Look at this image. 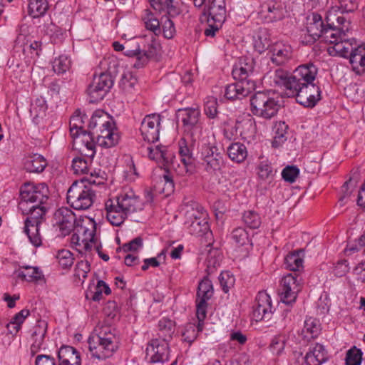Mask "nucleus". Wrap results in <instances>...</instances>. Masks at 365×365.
<instances>
[{"label":"nucleus","instance_id":"obj_1","mask_svg":"<svg viewBox=\"0 0 365 365\" xmlns=\"http://www.w3.org/2000/svg\"><path fill=\"white\" fill-rule=\"evenodd\" d=\"M48 187L45 183L26 182L21 187L19 208L24 215H28L24 221L27 232L31 222L36 223V227L45 220L47 208L43 205L48 200ZM33 228L36 230L35 225Z\"/></svg>","mask_w":365,"mask_h":365},{"label":"nucleus","instance_id":"obj_2","mask_svg":"<svg viewBox=\"0 0 365 365\" xmlns=\"http://www.w3.org/2000/svg\"><path fill=\"white\" fill-rule=\"evenodd\" d=\"M317 74V68L313 63L298 66L294 78L298 83L289 90L288 97H295L297 103L305 107H314L321 98L319 87L313 83Z\"/></svg>","mask_w":365,"mask_h":365},{"label":"nucleus","instance_id":"obj_3","mask_svg":"<svg viewBox=\"0 0 365 365\" xmlns=\"http://www.w3.org/2000/svg\"><path fill=\"white\" fill-rule=\"evenodd\" d=\"M101 170H93L90 175L73 182L67 192V202L77 210L89 209L96 200L94 187L104 185L105 178Z\"/></svg>","mask_w":365,"mask_h":365},{"label":"nucleus","instance_id":"obj_4","mask_svg":"<svg viewBox=\"0 0 365 365\" xmlns=\"http://www.w3.org/2000/svg\"><path fill=\"white\" fill-rule=\"evenodd\" d=\"M98 345L92 346L89 341V351L92 357L105 359L110 357L118 347V338L115 329L110 326H102L97 334Z\"/></svg>","mask_w":365,"mask_h":365},{"label":"nucleus","instance_id":"obj_5","mask_svg":"<svg viewBox=\"0 0 365 365\" xmlns=\"http://www.w3.org/2000/svg\"><path fill=\"white\" fill-rule=\"evenodd\" d=\"M96 223L93 219L87 217L79 218L72 235L71 241L81 247L84 251H91L93 246L96 244Z\"/></svg>","mask_w":365,"mask_h":365},{"label":"nucleus","instance_id":"obj_6","mask_svg":"<svg viewBox=\"0 0 365 365\" xmlns=\"http://www.w3.org/2000/svg\"><path fill=\"white\" fill-rule=\"evenodd\" d=\"M251 111L255 115L270 119L277 113L278 101L265 92H257L250 98Z\"/></svg>","mask_w":365,"mask_h":365},{"label":"nucleus","instance_id":"obj_7","mask_svg":"<svg viewBox=\"0 0 365 365\" xmlns=\"http://www.w3.org/2000/svg\"><path fill=\"white\" fill-rule=\"evenodd\" d=\"M200 111L197 108H192L179 109L177 113V117L181 120L185 132L190 138H195L194 141L199 138L202 133V125L200 120Z\"/></svg>","mask_w":365,"mask_h":365},{"label":"nucleus","instance_id":"obj_8","mask_svg":"<svg viewBox=\"0 0 365 365\" xmlns=\"http://www.w3.org/2000/svg\"><path fill=\"white\" fill-rule=\"evenodd\" d=\"M200 155L202 165L207 172L212 173L220 170L223 166L222 153L215 143H202Z\"/></svg>","mask_w":365,"mask_h":365},{"label":"nucleus","instance_id":"obj_9","mask_svg":"<svg viewBox=\"0 0 365 365\" xmlns=\"http://www.w3.org/2000/svg\"><path fill=\"white\" fill-rule=\"evenodd\" d=\"M302 277L296 273L288 274L282 278L279 295L283 303L292 304L296 301L302 288Z\"/></svg>","mask_w":365,"mask_h":365},{"label":"nucleus","instance_id":"obj_10","mask_svg":"<svg viewBox=\"0 0 365 365\" xmlns=\"http://www.w3.org/2000/svg\"><path fill=\"white\" fill-rule=\"evenodd\" d=\"M113 85V79L110 73H101L99 76H95L87 90L89 101L94 103L103 99Z\"/></svg>","mask_w":365,"mask_h":365},{"label":"nucleus","instance_id":"obj_11","mask_svg":"<svg viewBox=\"0 0 365 365\" xmlns=\"http://www.w3.org/2000/svg\"><path fill=\"white\" fill-rule=\"evenodd\" d=\"M307 31L312 41L322 38L325 42H333L334 35L337 30L332 28H328L327 24L323 22L321 15L314 13L312 18L309 19Z\"/></svg>","mask_w":365,"mask_h":365},{"label":"nucleus","instance_id":"obj_12","mask_svg":"<svg viewBox=\"0 0 365 365\" xmlns=\"http://www.w3.org/2000/svg\"><path fill=\"white\" fill-rule=\"evenodd\" d=\"M349 28L346 26V29H342V31L337 30L336 34L334 35V38L332 39L333 42H329L333 44L332 46L328 48V51L330 54L334 55L338 54L340 56L348 58L349 54L352 53L356 47L354 45H356V41L354 38H349L348 33Z\"/></svg>","mask_w":365,"mask_h":365},{"label":"nucleus","instance_id":"obj_13","mask_svg":"<svg viewBox=\"0 0 365 365\" xmlns=\"http://www.w3.org/2000/svg\"><path fill=\"white\" fill-rule=\"evenodd\" d=\"M93 134L94 133L81 131L80 133L71 136L73 149L78 150L81 156L88 158L90 162L96 154Z\"/></svg>","mask_w":365,"mask_h":365},{"label":"nucleus","instance_id":"obj_14","mask_svg":"<svg viewBox=\"0 0 365 365\" xmlns=\"http://www.w3.org/2000/svg\"><path fill=\"white\" fill-rule=\"evenodd\" d=\"M140 152L143 155L163 165L173 163L175 158L173 153L166 146L162 145H153V143H148L146 146L143 145L140 148Z\"/></svg>","mask_w":365,"mask_h":365},{"label":"nucleus","instance_id":"obj_15","mask_svg":"<svg viewBox=\"0 0 365 365\" xmlns=\"http://www.w3.org/2000/svg\"><path fill=\"white\" fill-rule=\"evenodd\" d=\"M160 115H146L141 122L140 131L143 139L147 143H154L159 138Z\"/></svg>","mask_w":365,"mask_h":365},{"label":"nucleus","instance_id":"obj_16","mask_svg":"<svg viewBox=\"0 0 365 365\" xmlns=\"http://www.w3.org/2000/svg\"><path fill=\"white\" fill-rule=\"evenodd\" d=\"M55 225L58 226L63 236L68 235L71 231H75L78 220L75 214L68 207L58 209L53 215Z\"/></svg>","mask_w":365,"mask_h":365},{"label":"nucleus","instance_id":"obj_17","mask_svg":"<svg viewBox=\"0 0 365 365\" xmlns=\"http://www.w3.org/2000/svg\"><path fill=\"white\" fill-rule=\"evenodd\" d=\"M273 315L271 298L264 292H259L253 306L252 317L256 322L269 321Z\"/></svg>","mask_w":365,"mask_h":365},{"label":"nucleus","instance_id":"obj_18","mask_svg":"<svg viewBox=\"0 0 365 365\" xmlns=\"http://www.w3.org/2000/svg\"><path fill=\"white\" fill-rule=\"evenodd\" d=\"M169 348L168 341L153 339L146 348V357L151 363L164 362L168 360Z\"/></svg>","mask_w":365,"mask_h":365},{"label":"nucleus","instance_id":"obj_19","mask_svg":"<svg viewBox=\"0 0 365 365\" xmlns=\"http://www.w3.org/2000/svg\"><path fill=\"white\" fill-rule=\"evenodd\" d=\"M202 16L207 21L222 24L226 16L225 1H208L203 9Z\"/></svg>","mask_w":365,"mask_h":365},{"label":"nucleus","instance_id":"obj_20","mask_svg":"<svg viewBox=\"0 0 365 365\" xmlns=\"http://www.w3.org/2000/svg\"><path fill=\"white\" fill-rule=\"evenodd\" d=\"M255 87L254 81H237L225 87V96L232 101L240 100L247 96Z\"/></svg>","mask_w":365,"mask_h":365},{"label":"nucleus","instance_id":"obj_21","mask_svg":"<svg viewBox=\"0 0 365 365\" xmlns=\"http://www.w3.org/2000/svg\"><path fill=\"white\" fill-rule=\"evenodd\" d=\"M114 201L128 215L142 209L139 197L132 190L120 194Z\"/></svg>","mask_w":365,"mask_h":365},{"label":"nucleus","instance_id":"obj_22","mask_svg":"<svg viewBox=\"0 0 365 365\" xmlns=\"http://www.w3.org/2000/svg\"><path fill=\"white\" fill-rule=\"evenodd\" d=\"M272 53L271 61L277 66L285 64L292 58V48L290 45L282 42L274 43L270 48Z\"/></svg>","mask_w":365,"mask_h":365},{"label":"nucleus","instance_id":"obj_23","mask_svg":"<svg viewBox=\"0 0 365 365\" xmlns=\"http://www.w3.org/2000/svg\"><path fill=\"white\" fill-rule=\"evenodd\" d=\"M295 70L292 74H289L287 71L282 68H277L272 76L274 83L280 87L283 88L285 91V95L288 97V93L291 88H294L297 83L294 81Z\"/></svg>","mask_w":365,"mask_h":365},{"label":"nucleus","instance_id":"obj_24","mask_svg":"<svg viewBox=\"0 0 365 365\" xmlns=\"http://www.w3.org/2000/svg\"><path fill=\"white\" fill-rule=\"evenodd\" d=\"M343 11L340 7H331L327 14L326 21L328 28H332L334 30L342 31L346 26L349 28L350 23L344 17Z\"/></svg>","mask_w":365,"mask_h":365},{"label":"nucleus","instance_id":"obj_25","mask_svg":"<svg viewBox=\"0 0 365 365\" xmlns=\"http://www.w3.org/2000/svg\"><path fill=\"white\" fill-rule=\"evenodd\" d=\"M105 208L106 217L110 223L115 226H120L126 218L128 214L114 201L109 199L106 202Z\"/></svg>","mask_w":365,"mask_h":365},{"label":"nucleus","instance_id":"obj_26","mask_svg":"<svg viewBox=\"0 0 365 365\" xmlns=\"http://www.w3.org/2000/svg\"><path fill=\"white\" fill-rule=\"evenodd\" d=\"M328 359V353L324 346L320 344H317L307 353L304 361L306 365H321L326 362Z\"/></svg>","mask_w":365,"mask_h":365},{"label":"nucleus","instance_id":"obj_27","mask_svg":"<svg viewBox=\"0 0 365 365\" xmlns=\"http://www.w3.org/2000/svg\"><path fill=\"white\" fill-rule=\"evenodd\" d=\"M185 222L208 219V215L204 207L195 201H190L185 204Z\"/></svg>","mask_w":365,"mask_h":365},{"label":"nucleus","instance_id":"obj_28","mask_svg":"<svg viewBox=\"0 0 365 365\" xmlns=\"http://www.w3.org/2000/svg\"><path fill=\"white\" fill-rule=\"evenodd\" d=\"M46 329L47 324L44 321L38 322V324L34 327L32 333L33 343L31 346V353L32 355H34L41 349L46 334Z\"/></svg>","mask_w":365,"mask_h":365},{"label":"nucleus","instance_id":"obj_29","mask_svg":"<svg viewBox=\"0 0 365 365\" xmlns=\"http://www.w3.org/2000/svg\"><path fill=\"white\" fill-rule=\"evenodd\" d=\"M143 21L145 28L153 32V34L150 36V47L155 50L156 46H158V43L155 40V36H158L161 32L160 21L154 16L153 14L148 11H146V14L143 17Z\"/></svg>","mask_w":365,"mask_h":365},{"label":"nucleus","instance_id":"obj_30","mask_svg":"<svg viewBox=\"0 0 365 365\" xmlns=\"http://www.w3.org/2000/svg\"><path fill=\"white\" fill-rule=\"evenodd\" d=\"M195 138H191V143L189 144L185 138H182L179 141V154L182 163L187 167L194 163L193 148L196 140Z\"/></svg>","mask_w":365,"mask_h":365},{"label":"nucleus","instance_id":"obj_31","mask_svg":"<svg viewBox=\"0 0 365 365\" xmlns=\"http://www.w3.org/2000/svg\"><path fill=\"white\" fill-rule=\"evenodd\" d=\"M113 120L110 116L103 110H96L91 118L88 128L89 129H99L101 127H107L113 125Z\"/></svg>","mask_w":365,"mask_h":365},{"label":"nucleus","instance_id":"obj_32","mask_svg":"<svg viewBox=\"0 0 365 365\" xmlns=\"http://www.w3.org/2000/svg\"><path fill=\"white\" fill-rule=\"evenodd\" d=\"M262 12H267L266 18L270 21L280 20L284 16V8L280 2L274 1L264 4L262 6Z\"/></svg>","mask_w":365,"mask_h":365},{"label":"nucleus","instance_id":"obj_33","mask_svg":"<svg viewBox=\"0 0 365 365\" xmlns=\"http://www.w3.org/2000/svg\"><path fill=\"white\" fill-rule=\"evenodd\" d=\"M58 365H68L69 363L80 361V354L71 346H62L58 351Z\"/></svg>","mask_w":365,"mask_h":365},{"label":"nucleus","instance_id":"obj_34","mask_svg":"<svg viewBox=\"0 0 365 365\" xmlns=\"http://www.w3.org/2000/svg\"><path fill=\"white\" fill-rule=\"evenodd\" d=\"M46 166V160L38 154L29 156L24 161V168L29 173H42Z\"/></svg>","mask_w":365,"mask_h":365},{"label":"nucleus","instance_id":"obj_35","mask_svg":"<svg viewBox=\"0 0 365 365\" xmlns=\"http://www.w3.org/2000/svg\"><path fill=\"white\" fill-rule=\"evenodd\" d=\"M349 63L352 66V69L356 73H359L360 71H365V48L357 46L352 51V53L348 56Z\"/></svg>","mask_w":365,"mask_h":365},{"label":"nucleus","instance_id":"obj_36","mask_svg":"<svg viewBox=\"0 0 365 365\" xmlns=\"http://www.w3.org/2000/svg\"><path fill=\"white\" fill-rule=\"evenodd\" d=\"M15 274L18 278L29 282H37L43 277L38 267L31 266H23Z\"/></svg>","mask_w":365,"mask_h":365},{"label":"nucleus","instance_id":"obj_37","mask_svg":"<svg viewBox=\"0 0 365 365\" xmlns=\"http://www.w3.org/2000/svg\"><path fill=\"white\" fill-rule=\"evenodd\" d=\"M152 7L161 12H165L170 17L179 14V9L173 5V0H150Z\"/></svg>","mask_w":365,"mask_h":365},{"label":"nucleus","instance_id":"obj_38","mask_svg":"<svg viewBox=\"0 0 365 365\" xmlns=\"http://www.w3.org/2000/svg\"><path fill=\"white\" fill-rule=\"evenodd\" d=\"M175 331V322L163 318L158 322V336L160 340L168 341L173 337Z\"/></svg>","mask_w":365,"mask_h":365},{"label":"nucleus","instance_id":"obj_39","mask_svg":"<svg viewBox=\"0 0 365 365\" xmlns=\"http://www.w3.org/2000/svg\"><path fill=\"white\" fill-rule=\"evenodd\" d=\"M227 155L232 161L240 163L247 157V150L244 144L235 143L228 147Z\"/></svg>","mask_w":365,"mask_h":365},{"label":"nucleus","instance_id":"obj_40","mask_svg":"<svg viewBox=\"0 0 365 365\" xmlns=\"http://www.w3.org/2000/svg\"><path fill=\"white\" fill-rule=\"evenodd\" d=\"M185 224L188 225L189 232L192 235L200 237L210 232L208 219L190 220V222H185Z\"/></svg>","mask_w":365,"mask_h":365},{"label":"nucleus","instance_id":"obj_41","mask_svg":"<svg viewBox=\"0 0 365 365\" xmlns=\"http://www.w3.org/2000/svg\"><path fill=\"white\" fill-rule=\"evenodd\" d=\"M320 331V324L317 319L310 317L305 320L302 334L307 340L317 337Z\"/></svg>","mask_w":365,"mask_h":365},{"label":"nucleus","instance_id":"obj_42","mask_svg":"<svg viewBox=\"0 0 365 365\" xmlns=\"http://www.w3.org/2000/svg\"><path fill=\"white\" fill-rule=\"evenodd\" d=\"M29 314L30 311L27 309H24L16 314L11 322L6 325L9 332L11 334H16L21 329V325Z\"/></svg>","mask_w":365,"mask_h":365},{"label":"nucleus","instance_id":"obj_43","mask_svg":"<svg viewBox=\"0 0 365 365\" xmlns=\"http://www.w3.org/2000/svg\"><path fill=\"white\" fill-rule=\"evenodd\" d=\"M48 9L47 0H30L28 6L29 14L33 18L43 16Z\"/></svg>","mask_w":365,"mask_h":365},{"label":"nucleus","instance_id":"obj_44","mask_svg":"<svg viewBox=\"0 0 365 365\" xmlns=\"http://www.w3.org/2000/svg\"><path fill=\"white\" fill-rule=\"evenodd\" d=\"M236 129L240 131V135L244 138H250L255 133V123L251 118H247L237 121Z\"/></svg>","mask_w":365,"mask_h":365},{"label":"nucleus","instance_id":"obj_45","mask_svg":"<svg viewBox=\"0 0 365 365\" xmlns=\"http://www.w3.org/2000/svg\"><path fill=\"white\" fill-rule=\"evenodd\" d=\"M274 140L272 143V147L277 148L282 145L287 140L288 125L284 122H279L275 124Z\"/></svg>","mask_w":365,"mask_h":365},{"label":"nucleus","instance_id":"obj_46","mask_svg":"<svg viewBox=\"0 0 365 365\" xmlns=\"http://www.w3.org/2000/svg\"><path fill=\"white\" fill-rule=\"evenodd\" d=\"M213 294V287L212 282L207 278L205 277L198 285L197 292V299L209 300Z\"/></svg>","mask_w":365,"mask_h":365},{"label":"nucleus","instance_id":"obj_47","mask_svg":"<svg viewBox=\"0 0 365 365\" xmlns=\"http://www.w3.org/2000/svg\"><path fill=\"white\" fill-rule=\"evenodd\" d=\"M257 169L258 177L261 180L271 182L273 180L274 172L268 161H261Z\"/></svg>","mask_w":365,"mask_h":365},{"label":"nucleus","instance_id":"obj_48","mask_svg":"<svg viewBox=\"0 0 365 365\" xmlns=\"http://www.w3.org/2000/svg\"><path fill=\"white\" fill-rule=\"evenodd\" d=\"M153 48H150L148 51H141L139 47L135 50L127 49L125 51V54L130 57L135 56L138 61V66L140 65L143 66L148 60L149 58L153 56ZM137 66V63L135 64Z\"/></svg>","mask_w":365,"mask_h":365},{"label":"nucleus","instance_id":"obj_49","mask_svg":"<svg viewBox=\"0 0 365 365\" xmlns=\"http://www.w3.org/2000/svg\"><path fill=\"white\" fill-rule=\"evenodd\" d=\"M299 252L300 251L290 253L285 257L284 264L287 269L296 272L302 268L303 259L300 257Z\"/></svg>","mask_w":365,"mask_h":365},{"label":"nucleus","instance_id":"obj_50","mask_svg":"<svg viewBox=\"0 0 365 365\" xmlns=\"http://www.w3.org/2000/svg\"><path fill=\"white\" fill-rule=\"evenodd\" d=\"M83 116L81 115V111L77 110L70 119L69 125L71 135H75L80 133L81 131H84L83 130Z\"/></svg>","mask_w":365,"mask_h":365},{"label":"nucleus","instance_id":"obj_51","mask_svg":"<svg viewBox=\"0 0 365 365\" xmlns=\"http://www.w3.org/2000/svg\"><path fill=\"white\" fill-rule=\"evenodd\" d=\"M92 160L90 162V160H86L82 157H76L73 159L72 161V168L76 174H88L90 168L89 165L91 163Z\"/></svg>","mask_w":365,"mask_h":365},{"label":"nucleus","instance_id":"obj_52","mask_svg":"<svg viewBox=\"0 0 365 365\" xmlns=\"http://www.w3.org/2000/svg\"><path fill=\"white\" fill-rule=\"evenodd\" d=\"M163 185L161 189V192L165 195H169L174 191V182L173 176L170 174L168 170H165V173L160 177L158 185Z\"/></svg>","mask_w":365,"mask_h":365},{"label":"nucleus","instance_id":"obj_53","mask_svg":"<svg viewBox=\"0 0 365 365\" xmlns=\"http://www.w3.org/2000/svg\"><path fill=\"white\" fill-rule=\"evenodd\" d=\"M137 78L130 71L124 72L120 78V87L126 92H130L137 83Z\"/></svg>","mask_w":365,"mask_h":365},{"label":"nucleus","instance_id":"obj_54","mask_svg":"<svg viewBox=\"0 0 365 365\" xmlns=\"http://www.w3.org/2000/svg\"><path fill=\"white\" fill-rule=\"evenodd\" d=\"M197 303V310H196V316L198 320L197 324V331H202L203 329V322L206 317L207 313V301L203 299H196Z\"/></svg>","mask_w":365,"mask_h":365},{"label":"nucleus","instance_id":"obj_55","mask_svg":"<svg viewBox=\"0 0 365 365\" xmlns=\"http://www.w3.org/2000/svg\"><path fill=\"white\" fill-rule=\"evenodd\" d=\"M31 225H29V230L27 232L26 230V224H24V232L28 236L29 241L35 246V247H39L41 245L42 240L41 237L39 233V227L41 225H37V226L35 227L36 230L33 228V226L36 225V223L31 222Z\"/></svg>","mask_w":365,"mask_h":365},{"label":"nucleus","instance_id":"obj_56","mask_svg":"<svg viewBox=\"0 0 365 365\" xmlns=\"http://www.w3.org/2000/svg\"><path fill=\"white\" fill-rule=\"evenodd\" d=\"M70 66L71 61L68 56L61 55L53 61V69L57 73H63L69 69Z\"/></svg>","mask_w":365,"mask_h":365},{"label":"nucleus","instance_id":"obj_57","mask_svg":"<svg viewBox=\"0 0 365 365\" xmlns=\"http://www.w3.org/2000/svg\"><path fill=\"white\" fill-rule=\"evenodd\" d=\"M97 144L101 147L109 148L115 146L119 140V136L117 133L114 132L107 136H97Z\"/></svg>","mask_w":365,"mask_h":365},{"label":"nucleus","instance_id":"obj_58","mask_svg":"<svg viewBox=\"0 0 365 365\" xmlns=\"http://www.w3.org/2000/svg\"><path fill=\"white\" fill-rule=\"evenodd\" d=\"M362 360V352L356 346L350 349L346 356V365H360Z\"/></svg>","mask_w":365,"mask_h":365},{"label":"nucleus","instance_id":"obj_59","mask_svg":"<svg viewBox=\"0 0 365 365\" xmlns=\"http://www.w3.org/2000/svg\"><path fill=\"white\" fill-rule=\"evenodd\" d=\"M242 220L244 222L252 229L258 228L261 224L260 217L258 214L251 210L245 212Z\"/></svg>","mask_w":365,"mask_h":365},{"label":"nucleus","instance_id":"obj_60","mask_svg":"<svg viewBox=\"0 0 365 365\" xmlns=\"http://www.w3.org/2000/svg\"><path fill=\"white\" fill-rule=\"evenodd\" d=\"M94 291H91V299L93 301H99L102 298V294L104 292L108 295L110 294L111 290L108 284L103 280L98 282L97 285L94 288Z\"/></svg>","mask_w":365,"mask_h":365},{"label":"nucleus","instance_id":"obj_61","mask_svg":"<svg viewBox=\"0 0 365 365\" xmlns=\"http://www.w3.org/2000/svg\"><path fill=\"white\" fill-rule=\"evenodd\" d=\"M56 258L59 264L63 268L71 267L73 263V254L68 250H62L58 252Z\"/></svg>","mask_w":365,"mask_h":365},{"label":"nucleus","instance_id":"obj_62","mask_svg":"<svg viewBox=\"0 0 365 365\" xmlns=\"http://www.w3.org/2000/svg\"><path fill=\"white\" fill-rule=\"evenodd\" d=\"M161 24L164 36L168 39L172 38L175 32L173 21L168 16H163Z\"/></svg>","mask_w":365,"mask_h":365},{"label":"nucleus","instance_id":"obj_63","mask_svg":"<svg viewBox=\"0 0 365 365\" xmlns=\"http://www.w3.org/2000/svg\"><path fill=\"white\" fill-rule=\"evenodd\" d=\"M233 240L239 246H243L249 242L248 234L242 227H237L232 231Z\"/></svg>","mask_w":365,"mask_h":365},{"label":"nucleus","instance_id":"obj_64","mask_svg":"<svg viewBox=\"0 0 365 365\" xmlns=\"http://www.w3.org/2000/svg\"><path fill=\"white\" fill-rule=\"evenodd\" d=\"M299 174V170L294 165L285 167L282 172V178L288 182L292 183Z\"/></svg>","mask_w":365,"mask_h":365}]
</instances>
